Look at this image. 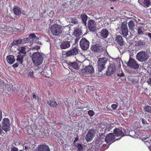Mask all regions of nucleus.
Segmentation results:
<instances>
[{
  "label": "nucleus",
  "mask_w": 151,
  "mask_h": 151,
  "mask_svg": "<svg viewBox=\"0 0 151 151\" xmlns=\"http://www.w3.org/2000/svg\"><path fill=\"white\" fill-rule=\"evenodd\" d=\"M29 40V43H31L32 45L30 48L31 51H35L36 50L37 51L40 49V46L37 45L38 43H36L35 42L38 39L34 34H32L30 35L29 37H28ZM40 43L38 42V44Z\"/></svg>",
  "instance_id": "f257e3e1"
},
{
  "label": "nucleus",
  "mask_w": 151,
  "mask_h": 151,
  "mask_svg": "<svg viewBox=\"0 0 151 151\" xmlns=\"http://www.w3.org/2000/svg\"><path fill=\"white\" fill-rule=\"evenodd\" d=\"M31 58L33 63L37 66L40 65L43 61L42 55L38 52H34L32 55Z\"/></svg>",
  "instance_id": "f03ea898"
},
{
  "label": "nucleus",
  "mask_w": 151,
  "mask_h": 151,
  "mask_svg": "<svg viewBox=\"0 0 151 151\" xmlns=\"http://www.w3.org/2000/svg\"><path fill=\"white\" fill-rule=\"evenodd\" d=\"M65 27L56 24L51 26L50 29L51 32L53 35L58 36L61 35L63 32L65 31Z\"/></svg>",
  "instance_id": "7ed1b4c3"
},
{
  "label": "nucleus",
  "mask_w": 151,
  "mask_h": 151,
  "mask_svg": "<svg viewBox=\"0 0 151 151\" xmlns=\"http://www.w3.org/2000/svg\"><path fill=\"white\" fill-rule=\"evenodd\" d=\"M149 57V52L143 51L139 52L137 54L136 56L137 59L141 62L146 61Z\"/></svg>",
  "instance_id": "20e7f679"
},
{
  "label": "nucleus",
  "mask_w": 151,
  "mask_h": 151,
  "mask_svg": "<svg viewBox=\"0 0 151 151\" xmlns=\"http://www.w3.org/2000/svg\"><path fill=\"white\" fill-rule=\"evenodd\" d=\"M94 69L93 66L88 65L81 70V73L84 76H87L91 75L94 73Z\"/></svg>",
  "instance_id": "39448f33"
},
{
  "label": "nucleus",
  "mask_w": 151,
  "mask_h": 151,
  "mask_svg": "<svg viewBox=\"0 0 151 151\" xmlns=\"http://www.w3.org/2000/svg\"><path fill=\"white\" fill-rule=\"evenodd\" d=\"M107 61V59L106 58H101L99 59L97 62L99 71H101L105 68V65Z\"/></svg>",
  "instance_id": "423d86ee"
},
{
  "label": "nucleus",
  "mask_w": 151,
  "mask_h": 151,
  "mask_svg": "<svg viewBox=\"0 0 151 151\" xmlns=\"http://www.w3.org/2000/svg\"><path fill=\"white\" fill-rule=\"evenodd\" d=\"M127 65L129 68L134 69H137L139 67L137 62L132 58H129Z\"/></svg>",
  "instance_id": "0eeeda50"
},
{
  "label": "nucleus",
  "mask_w": 151,
  "mask_h": 151,
  "mask_svg": "<svg viewBox=\"0 0 151 151\" xmlns=\"http://www.w3.org/2000/svg\"><path fill=\"white\" fill-rule=\"evenodd\" d=\"M80 45L82 50H86L89 47V42L86 39L82 38L80 41Z\"/></svg>",
  "instance_id": "6e6552de"
},
{
  "label": "nucleus",
  "mask_w": 151,
  "mask_h": 151,
  "mask_svg": "<svg viewBox=\"0 0 151 151\" xmlns=\"http://www.w3.org/2000/svg\"><path fill=\"white\" fill-rule=\"evenodd\" d=\"M2 126L3 129L5 131L7 132L9 130L10 124L8 119L5 118L3 119Z\"/></svg>",
  "instance_id": "1a4fd4ad"
},
{
  "label": "nucleus",
  "mask_w": 151,
  "mask_h": 151,
  "mask_svg": "<svg viewBox=\"0 0 151 151\" xmlns=\"http://www.w3.org/2000/svg\"><path fill=\"white\" fill-rule=\"evenodd\" d=\"M95 134V131L94 129H91L89 130L85 137L86 141L88 142L90 141L94 137Z\"/></svg>",
  "instance_id": "9d476101"
},
{
  "label": "nucleus",
  "mask_w": 151,
  "mask_h": 151,
  "mask_svg": "<svg viewBox=\"0 0 151 151\" xmlns=\"http://www.w3.org/2000/svg\"><path fill=\"white\" fill-rule=\"evenodd\" d=\"M121 29V34L124 37H126L128 35V31L127 25L126 23L124 22L122 23Z\"/></svg>",
  "instance_id": "9b49d317"
},
{
  "label": "nucleus",
  "mask_w": 151,
  "mask_h": 151,
  "mask_svg": "<svg viewBox=\"0 0 151 151\" xmlns=\"http://www.w3.org/2000/svg\"><path fill=\"white\" fill-rule=\"evenodd\" d=\"M114 132L116 137H120L119 139H116V140L119 139L125 135H124L121 129L116 128L114 130Z\"/></svg>",
  "instance_id": "f8f14e48"
},
{
  "label": "nucleus",
  "mask_w": 151,
  "mask_h": 151,
  "mask_svg": "<svg viewBox=\"0 0 151 151\" xmlns=\"http://www.w3.org/2000/svg\"><path fill=\"white\" fill-rule=\"evenodd\" d=\"M80 62L76 61L73 63H69V68L71 70L73 69L78 70L79 68Z\"/></svg>",
  "instance_id": "ddd939ff"
},
{
  "label": "nucleus",
  "mask_w": 151,
  "mask_h": 151,
  "mask_svg": "<svg viewBox=\"0 0 151 151\" xmlns=\"http://www.w3.org/2000/svg\"><path fill=\"white\" fill-rule=\"evenodd\" d=\"M138 2L145 7H147L151 4V0H138Z\"/></svg>",
  "instance_id": "4468645a"
},
{
  "label": "nucleus",
  "mask_w": 151,
  "mask_h": 151,
  "mask_svg": "<svg viewBox=\"0 0 151 151\" xmlns=\"http://www.w3.org/2000/svg\"><path fill=\"white\" fill-rule=\"evenodd\" d=\"M116 66L114 64H111L109 67L108 70L106 72L107 75L108 76L111 75L113 74L116 70Z\"/></svg>",
  "instance_id": "2eb2a0df"
},
{
  "label": "nucleus",
  "mask_w": 151,
  "mask_h": 151,
  "mask_svg": "<svg viewBox=\"0 0 151 151\" xmlns=\"http://www.w3.org/2000/svg\"><path fill=\"white\" fill-rule=\"evenodd\" d=\"M37 151H50L49 147L45 145H40L37 147Z\"/></svg>",
  "instance_id": "dca6fc26"
},
{
  "label": "nucleus",
  "mask_w": 151,
  "mask_h": 151,
  "mask_svg": "<svg viewBox=\"0 0 151 151\" xmlns=\"http://www.w3.org/2000/svg\"><path fill=\"white\" fill-rule=\"evenodd\" d=\"M78 53V49L76 48H75L67 52L66 53V56H72L76 55Z\"/></svg>",
  "instance_id": "f3484780"
},
{
  "label": "nucleus",
  "mask_w": 151,
  "mask_h": 151,
  "mask_svg": "<svg viewBox=\"0 0 151 151\" xmlns=\"http://www.w3.org/2000/svg\"><path fill=\"white\" fill-rule=\"evenodd\" d=\"M94 22V21L91 20H90L88 22V27L91 31H94L96 29Z\"/></svg>",
  "instance_id": "a211bd4d"
},
{
  "label": "nucleus",
  "mask_w": 151,
  "mask_h": 151,
  "mask_svg": "<svg viewBox=\"0 0 151 151\" xmlns=\"http://www.w3.org/2000/svg\"><path fill=\"white\" fill-rule=\"evenodd\" d=\"M99 33L100 35L104 38H106L109 35V32L106 29H102Z\"/></svg>",
  "instance_id": "6ab92c4d"
},
{
  "label": "nucleus",
  "mask_w": 151,
  "mask_h": 151,
  "mask_svg": "<svg viewBox=\"0 0 151 151\" xmlns=\"http://www.w3.org/2000/svg\"><path fill=\"white\" fill-rule=\"evenodd\" d=\"M115 139V137L113 133H110L106 137L105 141L106 142L108 143Z\"/></svg>",
  "instance_id": "aec40b11"
},
{
  "label": "nucleus",
  "mask_w": 151,
  "mask_h": 151,
  "mask_svg": "<svg viewBox=\"0 0 151 151\" xmlns=\"http://www.w3.org/2000/svg\"><path fill=\"white\" fill-rule=\"evenodd\" d=\"M91 49L92 50L97 52H100L102 50V47L98 44L92 46Z\"/></svg>",
  "instance_id": "412c9836"
},
{
  "label": "nucleus",
  "mask_w": 151,
  "mask_h": 151,
  "mask_svg": "<svg viewBox=\"0 0 151 151\" xmlns=\"http://www.w3.org/2000/svg\"><path fill=\"white\" fill-rule=\"evenodd\" d=\"M70 46V42L65 41L62 42L60 45V47L62 49H65L69 48Z\"/></svg>",
  "instance_id": "4be33fe9"
},
{
  "label": "nucleus",
  "mask_w": 151,
  "mask_h": 151,
  "mask_svg": "<svg viewBox=\"0 0 151 151\" xmlns=\"http://www.w3.org/2000/svg\"><path fill=\"white\" fill-rule=\"evenodd\" d=\"M116 42L120 45H122L124 44L123 39L122 36L120 35L117 36L116 37Z\"/></svg>",
  "instance_id": "5701e85b"
},
{
  "label": "nucleus",
  "mask_w": 151,
  "mask_h": 151,
  "mask_svg": "<svg viewBox=\"0 0 151 151\" xmlns=\"http://www.w3.org/2000/svg\"><path fill=\"white\" fill-rule=\"evenodd\" d=\"M142 140L145 142V145L147 146L148 148L151 147V140L149 139L147 137H143L142 139Z\"/></svg>",
  "instance_id": "b1692460"
},
{
  "label": "nucleus",
  "mask_w": 151,
  "mask_h": 151,
  "mask_svg": "<svg viewBox=\"0 0 151 151\" xmlns=\"http://www.w3.org/2000/svg\"><path fill=\"white\" fill-rule=\"evenodd\" d=\"M82 35L81 31L79 28H76L73 32V35L76 37H78Z\"/></svg>",
  "instance_id": "393cba45"
},
{
  "label": "nucleus",
  "mask_w": 151,
  "mask_h": 151,
  "mask_svg": "<svg viewBox=\"0 0 151 151\" xmlns=\"http://www.w3.org/2000/svg\"><path fill=\"white\" fill-rule=\"evenodd\" d=\"M137 40V37H135L133 39V40L134 41H135V42L136 45L139 46L144 45L145 43L143 41L141 40Z\"/></svg>",
  "instance_id": "a878e982"
},
{
  "label": "nucleus",
  "mask_w": 151,
  "mask_h": 151,
  "mask_svg": "<svg viewBox=\"0 0 151 151\" xmlns=\"http://www.w3.org/2000/svg\"><path fill=\"white\" fill-rule=\"evenodd\" d=\"M6 60L8 63L11 64L15 61V59L14 56L10 55L7 57Z\"/></svg>",
  "instance_id": "bb28decb"
},
{
  "label": "nucleus",
  "mask_w": 151,
  "mask_h": 151,
  "mask_svg": "<svg viewBox=\"0 0 151 151\" xmlns=\"http://www.w3.org/2000/svg\"><path fill=\"white\" fill-rule=\"evenodd\" d=\"M24 55H22L20 54L17 56V58L16 60L19 63L21 64L23 62V58L24 56Z\"/></svg>",
  "instance_id": "cd10ccee"
},
{
  "label": "nucleus",
  "mask_w": 151,
  "mask_h": 151,
  "mask_svg": "<svg viewBox=\"0 0 151 151\" xmlns=\"http://www.w3.org/2000/svg\"><path fill=\"white\" fill-rule=\"evenodd\" d=\"M13 10L14 14L16 15H18L21 13V9L17 6H14Z\"/></svg>",
  "instance_id": "c85d7f7f"
},
{
  "label": "nucleus",
  "mask_w": 151,
  "mask_h": 151,
  "mask_svg": "<svg viewBox=\"0 0 151 151\" xmlns=\"http://www.w3.org/2000/svg\"><path fill=\"white\" fill-rule=\"evenodd\" d=\"M81 17L82 21L85 25L86 26V22L87 20L88 16L86 14H83L81 15Z\"/></svg>",
  "instance_id": "c756f323"
},
{
  "label": "nucleus",
  "mask_w": 151,
  "mask_h": 151,
  "mask_svg": "<svg viewBox=\"0 0 151 151\" xmlns=\"http://www.w3.org/2000/svg\"><path fill=\"white\" fill-rule=\"evenodd\" d=\"M18 50L22 54V55H25L26 53L25 47H19L18 48Z\"/></svg>",
  "instance_id": "7c9ffc66"
},
{
  "label": "nucleus",
  "mask_w": 151,
  "mask_h": 151,
  "mask_svg": "<svg viewBox=\"0 0 151 151\" xmlns=\"http://www.w3.org/2000/svg\"><path fill=\"white\" fill-rule=\"evenodd\" d=\"M128 26L129 29L131 30H134L135 27V24L133 21H130L128 23Z\"/></svg>",
  "instance_id": "2f4dec72"
},
{
  "label": "nucleus",
  "mask_w": 151,
  "mask_h": 151,
  "mask_svg": "<svg viewBox=\"0 0 151 151\" xmlns=\"http://www.w3.org/2000/svg\"><path fill=\"white\" fill-rule=\"evenodd\" d=\"M125 135H129L130 136L134 138L135 136L136 135V133L134 131V130H131V131H130L129 132V134H127V133H128V132H126V130L125 131Z\"/></svg>",
  "instance_id": "473e14b6"
},
{
  "label": "nucleus",
  "mask_w": 151,
  "mask_h": 151,
  "mask_svg": "<svg viewBox=\"0 0 151 151\" xmlns=\"http://www.w3.org/2000/svg\"><path fill=\"white\" fill-rule=\"evenodd\" d=\"M47 103L49 105L53 107H55L57 105L56 102L55 101H48Z\"/></svg>",
  "instance_id": "72a5a7b5"
},
{
  "label": "nucleus",
  "mask_w": 151,
  "mask_h": 151,
  "mask_svg": "<svg viewBox=\"0 0 151 151\" xmlns=\"http://www.w3.org/2000/svg\"><path fill=\"white\" fill-rule=\"evenodd\" d=\"M74 145L77 147L78 148V151H83V146L81 144L78 143H77L76 144L75 143Z\"/></svg>",
  "instance_id": "f704fd0d"
},
{
  "label": "nucleus",
  "mask_w": 151,
  "mask_h": 151,
  "mask_svg": "<svg viewBox=\"0 0 151 151\" xmlns=\"http://www.w3.org/2000/svg\"><path fill=\"white\" fill-rule=\"evenodd\" d=\"M22 43L21 39L14 40L12 43V45H18Z\"/></svg>",
  "instance_id": "c9c22d12"
},
{
  "label": "nucleus",
  "mask_w": 151,
  "mask_h": 151,
  "mask_svg": "<svg viewBox=\"0 0 151 151\" xmlns=\"http://www.w3.org/2000/svg\"><path fill=\"white\" fill-rule=\"evenodd\" d=\"M144 28L143 27H139L138 29V33L139 35H142L144 34Z\"/></svg>",
  "instance_id": "e433bc0d"
},
{
  "label": "nucleus",
  "mask_w": 151,
  "mask_h": 151,
  "mask_svg": "<svg viewBox=\"0 0 151 151\" xmlns=\"http://www.w3.org/2000/svg\"><path fill=\"white\" fill-rule=\"evenodd\" d=\"M145 111L146 112L151 113V107L148 106H146L144 108Z\"/></svg>",
  "instance_id": "4c0bfd02"
},
{
  "label": "nucleus",
  "mask_w": 151,
  "mask_h": 151,
  "mask_svg": "<svg viewBox=\"0 0 151 151\" xmlns=\"http://www.w3.org/2000/svg\"><path fill=\"white\" fill-rule=\"evenodd\" d=\"M69 21L73 24H76L78 22L77 19L75 18H70V20Z\"/></svg>",
  "instance_id": "58836bf2"
},
{
  "label": "nucleus",
  "mask_w": 151,
  "mask_h": 151,
  "mask_svg": "<svg viewBox=\"0 0 151 151\" xmlns=\"http://www.w3.org/2000/svg\"><path fill=\"white\" fill-rule=\"evenodd\" d=\"M124 74L122 70L119 69V71L118 73L117 76H119L122 77L124 76Z\"/></svg>",
  "instance_id": "ea45409f"
},
{
  "label": "nucleus",
  "mask_w": 151,
  "mask_h": 151,
  "mask_svg": "<svg viewBox=\"0 0 151 151\" xmlns=\"http://www.w3.org/2000/svg\"><path fill=\"white\" fill-rule=\"evenodd\" d=\"M22 43H29L28 38H25L23 39H21Z\"/></svg>",
  "instance_id": "a19ab883"
},
{
  "label": "nucleus",
  "mask_w": 151,
  "mask_h": 151,
  "mask_svg": "<svg viewBox=\"0 0 151 151\" xmlns=\"http://www.w3.org/2000/svg\"><path fill=\"white\" fill-rule=\"evenodd\" d=\"M88 114L90 116H93L94 114V112L92 110H90L88 112Z\"/></svg>",
  "instance_id": "79ce46f5"
},
{
  "label": "nucleus",
  "mask_w": 151,
  "mask_h": 151,
  "mask_svg": "<svg viewBox=\"0 0 151 151\" xmlns=\"http://www.w3.org/2000/svg\"><path fill=\"white\" fill-rule=\"evenodd\" d=\"M103 19L101 17H99L96 19V21L97 22H101L102 21Z\"/></svg>",
  "instance_id": "37998d69"
},
{
  "label": "nucleus",
  "mask_w": 151,
  "mask_h": 151,
  "mask_svg": "<svg viewBox=\"0 0 151 151\" xmlns=\"http://www.w3.org/2000/svg\"><path fill=\"white\" fill-rule=\"evenodd\" d=\"M33 72L32 71H30L29 73V76L31 78L33 77Z\"/></svg>",
  "instance_id": "c03bdc74"
},
{
  "label": "nucleus",
  "mask_w": 151,
  "mask_h": 151,
  "mask_svg": "<svg viewBox=\"0 0 151 151\" xmlns=\"http://www.w3.org/2000/svg\"><path fill=\"white\" fill-rule=\"evenodd\" d=\"M11 151H18V149L15 147H13L11 149Z\"/></svg>",
  "instance_id": "a18cd8bd"
},
{
  "label": "nucleus",
  "mask_w": 151,
  "mask_h": 151,
  "mask_svg": "<svg viewBox=\"0 0 151 151\" xmlns=\"http://www.w3.org/2000/svg\"><path fill=\"white\" fill-rule=\"evenodd\" d=\"M18 66V63H16L14 64H13L12 65V66L15 68H17Z\"/></svg>",
  "instance_id": "49530a36"
},
{
  "label": "nucleus",
  "mask_w": 151,
  "mask_h": 151,
  "mask_svg": "<svg viewBox=\"0 0 151 151\" xmlns=\"http://www.w3.org/2000/svg\"><path fill=\"white\" fill-rule=\"evenodd\" d=\"M116 107L117 106L115 104H113L111 106V107L113 109H115Z\"/></svg>",
  "instance_id": "de8ad7c7"
},
{
  "label": "nucleus",
  "mask_w": 151,
  "mask_h": 151,
  "mask_svg": "<svg viewBox=\"0 0 151 151\" xmlns=\"http://www.w3.org/2000/svg\"><path fill=\"white\" fill-rule=\"evenodd\" d=\"M78 139H79L78 137H77L75 138V140L74 141L73 143L74 144H75V142L78 140Z\"/></svg>",
  "instance_id": "09e8293b"
},
{
  "label": "nucleus",
  "mask_w": 151,
  "mask_h": 151,
  "mask_svg": "<svg viewBox=\"0 0 151 151\" xmlns=\"http://www.w3.org/2000/svg\"><path fill=\"white\" fill-rule=\"evenodd\" d=\"M142 123L144 124H146L147 123L146 121L145 120L143 119H142Z\"/></svg>",
  "instance_id": "8fccbe9b"
},
{
  "label": "nucleus",
  "mask_w": 151,
  "mask_h": 151,
  "mask_svg": "<svg viewBox=\"0 0 151 151\" xmlns=\"http://www.w3.org/2000/svg\"><path fill=\"white\" fill-rule=\"evenodd\" d=\"M147 83H148L149 85H150L151 84V78H150L147 81Z\"/></svg>",
  "instance_id": "3c124183"
},
{
  "label": "nucleus",
  "mask_w": 151,
  "mask_h": 151,
  "mask_svg": "<svg viewBox=\"0 0 151 151\" xmlns=\"http://www.w3.org/2000/svg\"><path fill=\"white\" fill-rule=\"evenodd\" d=\"M129 83H132L134 84V80L133 79L131 80V81L129 82Z\"/></svg>",
  "instance_id": "603ef678"
},
{
  "label": "nucleus",
  "mask_w": 151,
  "mask_h": 151,
  "mask_svg": "<svg viewBox=\"0 0 151 151\" xmlns=\"http://www.w3.org/2000/svg\"><path fill=\"white\" fill-rule=\"evenodd\" d=\"M29 147L27 145H25L24 147V148L25 149H28Z\"/></svg>",
  "instance_id": "864d4df0"
},
{
  "label": "nucleus",
  "mask_w": 151,
  "mask_h": 151,
  "mask_svg": "<svg viewBox=\"0 0 151 151\" xmlns=\"http://www.w3.org/2000/svg\"><path fill=\"white\" fill-rule=\"evenodd\" d=\"M2 118L1 112L0 111V121L1 120V119Z\"/></svg>",
  "instance_id": "5fc2aeb1"
},
{
  "label": "nucleus",
  "mask_w": 151,
  "mask_h": 151,
  "mask_svg": "<svg viewBox=\"0 0 151 151\" xmlns=\"http://www.w3.org/2000/svg\"><path fill=\"white\" fill-rule=\"evenodd\" d=\"M47 71V73H48L49 74V75H50L51 74V72L50 70H48Z\"/></svg>",
  "instance_id": "6e6d98bb"
},
{
  "label": "nucleus",
  "mask_w": 151,
  "mask_h": 151,
  "mask_svg": "<svg viewBox=\"0 0 151 151\" xmlns=\"http://www.w3.org/2000/svg\"><path fill=\"white\" fill-rule=\"evenodd\" d=\"M2 131V128L1 127V125H0V134L1 133V132Z\"/></svg>",
  "instance_id": "4d7b16f0"
},
{
  "label": "nucleus",
  "mask_w": 151,
  "mask_h": 151,
  "mask_svg": "<svg viewBox=\"0 0 151 151\" xmlns=\"http://www.w3.org/2000/svg\"><path fill=\"white\" fill-rule=\"evenodd\" d=\"M36 95H35V94H34L33 95V97L34 99H36Z\"/></svg>",
  "instance_id": "13d9d810"
},
{
  "label": "nucleus",
  "mask_w": 151,
  "mask_h": 151,
  "mask_svg": "<svg viewBox=\"0 0 151 151\" xmlns=\"http://www.w3.org/2000/svg\"><path fill=\"white\" fill-rule=\"evenodd\" d=\"M132 78L130 77H129L128 78V79H129V81L128 82V83H129V82L131 81V80H132Z\"/></svg>",
  "instance_id": "bf43d9fd"
},
{
  "label": "nucleus",
  "mask_w": 151,
  "mask_h": 151,
  "mask_svg": "<svg viewBox=\"0 0 151 151\" xmlns=\"http://www.w3.org/2000/svg\"><path fill=\"white\" fill-rule=\"evenodd\" d=\"M110 1H114L116 0H109Z\"/></svg>",
  "instance_id": "052dcab7"
},
{
  "label": "nucleus",
  "mask_w": 151,
  "mask_h": 151,
  "mask_svg": "<svg viewBox=\"0 0 151 151\" xmlns=\"http://www.w3.org/2000/svg\"><path fill=\"white\" fill-rule=\"evenodd\" d=\"M64 104L65 105V103H64V104H63V106H62V105H61L63 107L64 106Z\"/></svg>",
  "instance_id": "680f3d73"
},
{
  "label": "nucleus",
  "mask_w": 151,
  "mask_h": 151,
  "mask_svg": "<svg viewBox=\"0 0 151 151\" xmlns=\"http://www.w3.org/2000/svg\"><path fill=\"white\" fill-rule=\"evenodd\" d=\"M150 151H151V147L150 148Z\"/></svg>",
  "instance_id": "e2e57ef3"
},
{
  "label": "nucleus",
  "mask_w": 151,
  "mask_h": 151,
  "mask_svg": "<svg viewBox=\"0 0 151 151\" xmlns=\"http://www.w3.org/2000/svg\"><path fill=\"white\" fill-rule=\"evenodd\" d=\"M111 9H113V7H111Z\"/></svg>",
  "instance_id": "0e129e2a"
},
{
  "label": "nucleus",
  "mask_w": 151,
  "mask_h": 151,
  "mask_svg": "<svg viewBox=\"0 0 151 151\" xmlns=\"http://www.w3.org/2000/svg\"><path fill=\"white\" fill-rule=\"evenodd\" d=\"M46 76L47 77H50L49 76Z\"/></svg>",
  "instance_id": "69168bd1"
},
{
  "label": "nucleus",
  "mask_w": 151,
  "mask_h": 151,
  "mask_svg": "<svg viewBox=\"0 0 151 151\" xmlns=\"http://www.w3.org/2000/svg\"><path fill=\"white\" fill-rule=\"evenodd\" d=\"M50 12H51V13H53V12H52V11H51Z\"/></svg>",
  "instance_id": "338daca9"
},
{
  "label": "nucleus",
  "mask_w": 151,
  "mask_h": 151,
  "mask_svg": "<svg viewBox=\"0 0 151 151\" xmlns=\"http://www.w3.org/2000/svg\"><path fill=\"white\" fill-rule=\"evenodd\" d=\"M19 151H22V150H20Z\"/></svg>",
  "instance_id": "774afa93"
}]
</instances>
